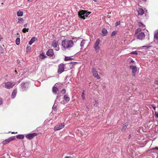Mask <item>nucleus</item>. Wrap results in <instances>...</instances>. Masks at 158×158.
Segmentation results:
<instances>
[{"instance_id": "f257e3e1", "label": "nucleus", "mask_w": 158, "mask_h": 158, "mask_svg": "<svg viewBox=\"0 0 158 158\" xmlns=\"http://www.w3.org/2000/svg\"><path fill=\"white\" fill-rule=\"evenodd\" d=\"M61 44L63 50H69L73 46V42L72 40L65 39L62 41Z\"/></svg>"}, {"instance_id": "f03ea898", "label": "nucleus", "mask_w": 158, "mask_h": 158, "mask_svg": "<svg viewBox=\"0 0 158 158\" xmlns=\"http://www.w3.org/2000/svg\"><path fill=\"white\" fill-rule=\"evenodd\" d=\"M90 13V12L86 10H81L78 12V15L80 18L85 19V17H87Z\"/></svg>"}, {"instance_id": "7ed1b4c3", "label": "nucleus", "mask_w": 158, "mask_h": 158, "mask_svg": "<svg viewBox=\"0 0 158 158\" xmlns=\"http://www.w3.org/2000/svg\"><path fill=\"white\" fill-rule=\"evenodd\" d=\"M29 82H26L25 83H22L21 85V88L23 91H26L28 88L29 86Z\"/></svg>"}, {"instance_id": "20e7f679", "label": "nucleus", "mask_w": 158, "mask_h": 158, "mask_svg": "<svg viewBox=\"0 0 158 158\" xmlns=\"http://www.w3.org/2000/svg\"><path fill=\"white\" fill-rule=\"evenodd\" d=\"M52 46L55 48V50L56 51H58L59 50L58 42L57 41L53 40L52 44Z\"/></svg>"}, {"instance_id": "39448f33", "label": "nucleus", "mask_w": 158, "mask_h": 158, "mask_svg": "<svg viewBox=\"0 0 158 158\" xmlns=\"http://www.w3.org/2000/svg\"><path fill=\"white\" fill-rule=\"evenodd\" d=\"M14 85L15 84L11 81L6 82L5 83V87L7 89H10L12 88Z\"/></svg>"}, {"instance_id": "423d86ee", "label": "nucleus", "mask_w": 158, "mask_h": 158, "mask_svg": "<svg viewBox=\"0 0 158 158\" xmlns=\"http://www.w3.org/2000/svg\"><path fill=\"white\" fill-rule=\"evenodd\" d=\"M15 139L16 138L15 136H11L8 138L7 139H6L5 140L3 141L2 143L3 145H5L8 143L9 142Z\"/></svg>"}, {"instance_id": "0eeeda50", "label": "nucleus", "mask_w": 158, "mask_h": 158, "mask_svg": "<svg viewBox=\"0 0 158 158\" xmlns=\"http://www.w3.org/2000/svg\"><path fill=\"white\" fill-rule=\"evenodd\" d=\"M92 72L93 75L94 77L97 79H100V77L98 75V71L96 70L94 68H92Z\"/></svg>"}, {"instance_id": "6e6552de", "label": "nucleus", "mask_w": 158, "mask_h": 158, "mask_svg": "<svg viewBox=\"0 0 158 158\" xmlns=\"http://www.w3.org/2000/svg\"><path fill=\"white\" fill-rule=\"evenodd\" d=\"M64 64H60L58 66V72L59 73L61 74L64 71Z\"/></svg>"}, {"instance_id": "1a4fd4ad", "label": "nucleus", "mask_w": 158, "mask_h": 158, "mask_svg": "<svg viewBox=\"0 0 158 158\" xmlns=\"http://www.w3.org/2000/svg\"><path fill=\"white\" fill-rule=\"evenodd\" d=\"M100 40L98 38L97 39L94 45V48L96 51L99 50L100 47L99 45L100 44Z\"/></svg>"}, {"instance_id": "9d476101", "label": "nucleus", "mask_w": 158, "mask_h": 158, "mask_svg": "<svg viewBox=\"0 0 158 158\" xmlns=\"http://www.w3.org/2000/svg\"><path fill=\"white\" fill-rule=\"evenodd\" d=\"M64 123H59L56 125L54 127L55 131L60 130L64 127Z\"/></svg>"}, {"instance_id": "9b49d317", "label": "nucleus", "mask_w": 158, "mask_h": 158, "mask_svg": "<svg viewBox=\"0 0 158 158\" xmlns=\"http://www.w3.org/2000/svg\"><path fill=\"white\" fill-rule=\"evenodd\" d=\"M37 134L36 133L28 134L26 135V137L27 139L31 140L35 136L37 135Z\"/></svg>"}, {"instance_id": "f8f14e48", "label": "nucleus", "mask_w": 158, "mask_h": 158, "mask_svg": "<svg viewBox=\"0 0 158 158\" xmlns=\"http://www.w3.org/2000/svg\"><path fill=\"white\" fill-rule=\"evenodd\" d=\"M46 55L50 57H53L54 55L53 50L52 49H48L46 52Z\"/></svg>"}, {"instance_id": "ddd939ff", "label": "nucleus", "mask_w": 158, "mask_h": 158, "mask_svg": "<svg viewBox=\"0 0 158 158\" xmlns=\"http://www.w3.org/2000/svg\"><path fill=\"white\" fill-rule=\"evenodd\" d=\"M138 39L140 40H143L145 37V34L143 32H141L138 35H136Z\"/></svg>"}, {"instance_id": "4468645a", "label": "nucleus", "mask_w": 158, "mask_h": 158, "mask_svg": "<svg viewBox=\"0 0 158 158\" xmlns=\"http://www.w3.org/2000/svg\"><path fill=\"white\" fill-rule=\"evenodd\" d=\"M58 83L56 84L52 88V91L53 93L55 94L56 93L57 91L58 90Z\"/></svg>"}, {"instance_id": "2eb2a0df", "label": "nucleus", "mask_w": 158, "mask_h": 158, "mask_svg": "<svg viewBox=\"0 0 158 158\" xmlns=\"http://www.w3.org/2000/svg\"><path fill=\"white\" fill-rule=\"evenodd\" d=\"M129 68L132 70V73H136L137 71L136 67L135 66L130 65Z\"/></svg>"}, {"instance_id": "dca6fc26", "label": "nucleus", "mask_w": 158, "mask_h": 158, "mask_svg": "<svg viewBox=\"0 0 158 158\" xmlns=\"http://www.w3.org/2000/svg\"><path fill=\"white\" fill-rule=\"evenodd\" d=\"M17 89H14L12 93L11 97L12 99H14L15 98L17 94Z\"/></svg>"}, {"instance_id": "f3484780", "label": "nucleus", "mask_w": 158, "mask_h": 158, "mask_svg": "<svg viewBox=\"0 0 158 158\" xmlns=\"http://www.w3.org/2000/svg\"><path fill=\"white\" fill-rule=\"evenodd\" d=\"M138 14L139 15H142L144 13V10L141 8H139L137 10Z\"/></svg>"}, {"instance_id": "a211bd4d", "label": "nucleus", "mask_w": 158, "mask_h": 158, "mask_svg": "<svg viewBox=\"0 0 158 158\" xmlns=\"http://www.w3.org/2000/svg\"><path fill=\"white\" fill-rule=\"evenodd\" d=\"M102 36H105L107 33V31L105 28H103L102 29Z\"/></svg>"}, {"instance_id": "6ab92c4d", "label": "nucleus", "mask_w": 158, "mask_h": 158, "mask_svg": "<svg viewBox=\"0 0 158 158\" xmlns=\"http://www.w3.org/2000/svg\"><path fill=\"white\" fill-rule=\"evenodd\" d=\"M37 40V38L33 37L30 40V41L29 42V44L30 45H31L35 41Z\"/></svg>"}, {"instance_id": "aec40b11", "label": "nucleus", "mask_w": 158, "mask_h": 158, "mask_svg": "<svg viewBox=\"0 0 158 158\" xmlns=\"http://www.w3.org/2000/svg\"><path fill=\"white\" fill-rule=\"evenodd\" d=\"M23 12L22 11L19 10L17 11V15L18 16H22L23 15Z\"/></svg>"}, {"instance_id": "412c9836", "label": "nucleus", "mask_w": 158, "mask_h": 158, "mask_svg": "<svg viewBox=\"0 0 158 158\" xmlns=\"http://www.w3.org/2000/svg\"><path fill=\"white\" fill-rule=\"evenodd\" d=\"M64 98L65 100L67 102L69 101L70 100V98L68 94H65L64 95Z\"/></svg>"}, {"instance_id": "4be33fe9", "label": "nucleus", "mask_w": 158, "mask_h": 158, "mask_svg": "<svg viewBox=\"0 0 158 158\" xmlns=\"http://www.w3.org/2000/svg\"><path fill=\"white\" fill-rule=\"evenodd\" d=\"M16 138L18 139H23L24 137L23 135H18L16 136Z\"/></svg>"}, {"instance_id": "5701e85b", "label": "nucleus", "mask_w": 158, "mask_h": 158, "mask_svg": "<svg viewBox=\"0 0 158 158\" xmlns=\"http://www.w3.org/2000/svg\"><path fill=\"white\" fill-rule=\"evenodd\" d=\"M128 125V124L127 123H124L123 125V127L122 130V131H124L126 130Z\"/></svg>"}, {"instance_id": "b1692460", "label": "nucleus", "mask_w": 158, "mask_h": 158, "mask_svg": "<svg viewBox=\"0 0 158 158\" xmlns=\"http://www.w3.org/2000/svg\"><path fill=\"white\" fill-rule=\"evenodd\" d=\"M39 57L41 59H44L46 57V56H45L44 53H42L41 54H40L39 56Z\"/></svg>"}, {"instance_id": "393cba45", "label": "nucleus", "mask_w": 158, "mask_h": 158, "mask_svg": "<svg viewBox=\"0 0 158 158\" xmlns=\"http://www.w3.org/2000/svg\"><path fill=\"white\" fill-rule=\"evenodd\" d=\"M158 40V32L155 33L154 35V41L155 42L156 40L157 41Z\"/></svg>"}, {"instance_id": "a878e982", "label": "nucleus", "mask_w": 158, "mask_h": 158, "mask_svg": "<svg viewBox=\"0 0 158 158\" xmlns=\"http://www.w3.org/2000/svg\"><path fill=\"white\" fill-rule=\"evenodd\" d=\"M18 21L17 22V23H23L24 20L23 18H19L18 19Z\"/></svg>"}, {"instance_id": "bb28decb", "label": "nucleus", "mask_w": 158, "mask_h": 158, "mask_svg": "<svg viewBox=\"0 0 158 158\" xmlns=\"http://www.w3.org/2000/svg\"><path fill=\"white\" fill-rule=\"evenodd\" d=\"M85 40H83L81 42L80 44V46L81 47H83L84 44L85 43Z\"/></svg>"}, {"instance_id": "cd10ccee", "label": "nucleus", "mask_w": 158, "mask_h": 158, "mask_svg": "<svg viewBox=\"0 0 158 158\" xmlns=\"http://www.w3.org/2000/svg\"><path fill=\"white\" fill-rule=\"evenodd\" d=\"M15 42H16V44H17V45L19 44H20V39L19 38H16V40H15Z\"/></svg>"}, {"instance_id": "c85d7f7f", "label": "nucleus", "mask_w": 158, "mask_h": 158, "mask_svg": "<svg viewBox=\"0 0 158 158\" xmlns=\"http://www.w3.org/2000/svg\"><path fill=\"white\" fill-rule=\"evenodd\" d=\"M72 60V59L70 57L65 56V57L64 60L65 61H68V60Z\"/></svg>"}, {"instance_id": "c756f323", "label": "nucleus", "mask_w": 158, "mask_h": 158, "mask_svg": "<svg viewBox=\"0 0 158 158\" xmlns=\"http://www.w3.org/2000/svg\"><path fill=\"white\" fill-rule=\"evenodd\" d=\"M141 29L140 28L137 29L135 31V35H137L139 32H140L141 31Z\"/></svg>"}, {"instance_id": "7c9ffc66", "label": "nucleus", "mask_w": 158, "mask_h": 158, "mask_svg": "<svg viewBox=\"0 0 158 158\" xmlns=\"http://www.w3.org/2000/svg\"><path fill=\"white\" fill-rule=\"evenodd\" d=\"M81 97L82 99L84 100L85 99V92L84 90H83L82 93Z\"/></svg>"}, {"instance_id": "2f4dec72", "label": "nucleus", "mask_w": 158, "mask_h": 158, "mask_svg": "<svg viewBox=\"0 0 158 158\" xmlns=\"http://www.w3.org/2000/svg\"><path fill=\"white\" fill-rule=\"evenodd\" d=\"M138 25L139 27H145V26L141 22H139Z\"/></svg>"}, {"instance_id": "473e14b6", "label": "nucleus", "mask_w": 158, "mask_h": 158, "mask_svg": "<svg viewBox=\"0 0 158 158\" xmlns=\"http://www.w3.org/2000/svg\"><path fill=\"white\" fill-rule=\"evenodd\" d=\"M117 31H113L111 34V36H114L117 33Z\"/></svg>"}, {"instance_id": "72a5a7b5", "label": "nucleus", "mask_w": 158, "mask_h": 158, "mask_svg": "<svg viewBox=\"0 0 158 158\" xmlns=\"http://www.w3.org/2000/svg\"><path fill=\"white\" fill-rule=\"evenodd\" d=\"M131 54L132 55H137L138 54V53L136 51H132L131 52Z\"/></svg>"}, {"instance_id": "f704fd0d", "label": "nucleus", "mask_w": 158, "mask_h": 158, "mask_svg": "<svg viewBox=\"0 0 158 158\" xmlns=\"http://www.w3.org/2000/svg\"><path fill=\"white\" fill-rule=\"evenodd\" d=\"M3 52V48L0 45V53H2Z\"/></svg>"}, {"instance_id": "c9c22d12", "label": "nucleus", "mask_w": 158, "mask_h": 158, "mask_svg": "<svg viewBox=\"0 0 158 158\" xmlns=\"http://www.w3.org/2000/svg\"><path fill=\"white\" fill-rule=\"evenodd\" d=\"M61 92L62 94H64L66 93V90L65 89H64L61 90Z\"/></svg>"}, {"instance_id": "e433bc0d", "label": "nucleus", "mask_w": 158, "mask_h": 158, "mask_svg": "<svg viewBox=\"0 0 158 158\" xmlns=\"http://www.w3.org/2000/svg\"><path fill=\"white\" fill-rule=\"evenodd\" d=\"M120 21H118L116 23L115 25L117 26L120 25Z\"/></svg>"}, {"instance_id": "4c0bfd02", "label": "nucleus", "mask_w": 158, "mask_h": 158, "mask_svg": "<svg viewBox=\"0 0 158 158\" xmlns=\"http://www.w3.org/2000/svg\"><path fill=\"white\" fill-rule=\"evenodd\" d=\"M143 47H145L147 49L149 48H150L152 47V46H143Z\"/></svg>"}, {"instance_id": "58836bf2", "label": "nucleus", "mask_w": 158, "mask_h": 158, "mask_svg": "<svg viewBox=\"0 0 158 158\" xmlns=\"http://www.w3.org/2000/svg\"><path fill=\"white\" fill-rule=\"evenodd\" d=\"M155 114L156 117L158 118V112H155Z\"/></svg>"}, {"instance_id": "ea45409f", "label": "nucleus", "mask_w": 158, "mask_h": 158, "mask_svg": "<svg viewBox=\"0 0 158 158\" xmlns=\"http://www.w3.org/2000/svg\"><path fill=\"white\" fill-rule=\"evenodd\" d=\"M26 28H24L22 30L23 32V33H25L26 32Z\"/></svg>"}, {"instance_id": "a19ab883", "label": "nucleus", "mask_w": 158, "mask_h": 158, "mask_svg": "<svg viewBox=\"0 0 158 158\" xmlns=\"http://www.w3.org/2000/svg\"><path fill=\"white\" fill-rule=\"evenodd\" d=\"M61 95L60 94H58L57 96L56 99H58V98H59L60 97Z\"/></svg>"}, {"instance_id": "79ce46f5", "label": "nucleus", "mask_w": 158, "mask_h": 158, "mask_svg": "<svg viewBox=\"0 0 158 158\" xmlns=\"http://www.w3.org/2000/svg\"><path fill=\"white\" fill-rule=\"evenodd\" d=\"M2 98H0V106L2 103Z\"/></svg>"}, {"instance_id": "37998d69", "label": "nucleus", "mask_w": 158, "mask_h": 158, "mask_svg": "<svg viewBox=\"0 0 158 158\" xmlns=\"http://www.w3.org/2000/svg\"><path fill=\"white\" fill-rule=\"evenodd\" d=\"M27 23H26V24H25L24 25V28H26V27H27Z\"/></svg>"}, {"instance_id": "c03bdc74", "label": "nucleus", "mask_w": 158, "mask_h": 158, "mask_svg": "<svg viewBox=\"0 0 158 158\" xmlns=\"http://www.w3.org/2000/svg\"><path fill=\"white\" fill-rule=\"evenodd\" d=\"M155 83L156 84L158 85V79L156 81Z\"/></svg>"}, {"instance_id": "a18cd8bd", "label": "nucleus", "mask_w": 158, "mask_h": 158, "mask_svg": "<svg viewBox=\"0 0 158 158\" xmlns=\"http://www.w3.org/2000/svg\"><path fill=\"white\" fill-rule=\"evenodd\" d=\"M134 62V61L133 60H132L130 62V63L131 64V62Z\"/></svg>"}, {"instance_id": "49530a36", "label": "nucleus", "mask_w": 158, "mask_h": 158, "mask_svg": "<svg viewBox=\"0 0 158 158\" xmlns=\"http://www.w3.org/2000/svg\"><path fill=\"white\" fill-rule=\"evenodd\" d=\"M136 73H132V75L133 76H135V74Z\"/></svg>"}, {"instance_id": "de8ad7c7", "label": "nucleus", "mask_w": 158, "mask_h": 158, "mask_svg": "<svg viewBox=\"0 0 158 158\" xmlns=\"http://www.w3.org/2000/svg\"><path fill=\"white\" fill-rule=\"evenodd\" d=\"M153 149H157L158 150V147H155L153 148Z\"/></svg>"}, {"instance_id": "09e8293b", "label": "nucleus", "mask_w": 158, "mask_h": 158, "mask_svg": "<svg viewBox=\"0 0 158 158\" xmlns=\"http://www.w3.org/2000/svg\"><path fill=\"white\" fill-rule=\"evenodd\" d=\"M29 29L28 28H26V31L28 32V31Z\"/></svg>"}, {"instance_id": "8fccbe9b", "label": "nucleus", "mask_w": 158, "mask_h": 158, "mask_svg": "<svg viewBox=\"0 0 158 158\" xmlns=\"http://www.w3.org/2000/svg\"><path fill=\"white\" fill-rule=\"evenodd\" d=\"M152 107L154 110H156V107L154 106H153Z\"/></svg>"}, {"instance_id": "3c124183", "label": "nucleus", "mask_w": 158, "mask_h": 158, "mask_svg": "<svg viewBox=\"0 0 158 158\" xmlns=\"http://www.w3.org/2000/svg\"><path fill=\"white\" fill-rule=\"evenodd\" d=\"M2 39V38L1 37V36L0 35V41H1Z\"/></svg>"}, {"instance_id": "603ef678", "label": "nucleus", "mask_w": 158, "mask_h": 158, "mask_svg": "<svg viewBox=\"0 0 158 158\" xmlns=\"http://www.w3.org/2000/svg\"><path fill=\"white\" fill-rule=\"evenodd\" d=\"M131 137V135H129V139Z\"/></svg>"}, {"instance_id": "864d4df0", "label": "nucleus", "mask_w": 158, "mask_h": 158, "mask_svg": "<svg viewBox=\"0 0 158 158\" xmlns=\"http://www.w3.org/2000/svg\"><path fill=\"white\" fill-rule=\"evenodd\" d=\"M69 158V156H67L66 157H65V158Z\"/></svg>"}, {"instance_id": "5fc2aeb1", "label": "nucleus", "mask_w": 158, "mask_h": 158, "mask_svg": "<svg viewBox=\"0 0 158 158\" xmlns=\"http://www.w3.org/2000/svg\"><path fill=\"white\" fill-rule=\"evenodd\" d=\"M28 1H30V2H31L32 0H27Z\"/></svg>"}, {"instance_id": "6e6d98bb", "label": "nucleus", "mask_w": 158, "mask_h": 158, "mask_svg": "<svg viewBox=\"0 0 158 158\" xmlns=\"http://www.w3.org/2000/svg\"><path fill=\"white\" fill-rule=\"evenodd\" d=\"M107 16L109 18L110 17V16H109V15H108Z\"/></svg>"}, {"instance_id": "4d7b16f0", "label": "nucleus", "mask_w": 158, "mask_h": 158, "mask_svg": "<svg viewBox=\"0 0 158 158\" xmlns=\"http://www.w3.org/2000/svg\"><path fill=\"white\" fill-rule=\"evenodd\" d=\"M107 16L109 18L110 17V16H109V15H108Z\"/></svg>"}, {"instance_id": "13d9d810", "label": "nucleus", "mask_w": 158, "mask_h": 158, "mask_svg": "<svg viewBox=\"0 0 158 158\" xmlns=\"http://www.w3.org/2000/svg\"><path fill=\"white\" fill-rule=\"evenodd\" d=\"M96 105V103L94 104V106H95Z\"/></svg>"}, {"instance_id": "bf43d9fd", "label": "nucleus", "mask_w": 158, "mask_h": 158, "mask_svg": "<svg viewBox=\"0 0 158 158\" xmlns=\"http://www.w3.org/2000/svg\"><path fill=\"white\" fill-rule=\"evenodd\" d=\"M143 1L146 2V0H143Z\"/></svg>"}, {"instance_id": "052dcab7", "label": "nucleus", "mask_w": 158, "mask_h": 158, "mask_svg": "<svg viewBox=\"0 0 158 158\" xmlns=\"http://www.w3.org/2000/svg\"><path fill=\"white\" fill-rule=\"evenodd\" d=\"M86 108H87V109H88V106H86Z\"/></svg>"}, {"instance_id": "680f3d73", "label": "nucleus", "mask_w": 158, "mask_h": 158, "mask_svg": "<svg viewBox=\"0 0 158 158\" xmlns=\"http://www.w3.org/2000/svg\"><path fill=\"white\" fill-rule=\"evenodd\" d=\"M54 107V105H53V108Z\"/></svg>"}, {"instance_id": "e2e57ef3", "label": "nucleus", "mask_w": 158, "mask_h": 158, "mask_svg": "<svg viewBox=\"0 0 158 158\" xmlns=\"http://www.w3.org/2000/svg\"><path fill=\"white\" fill-rule=\"evenodd\" d=\"M12 133H15L14 132H12Z\"/></svg>"}]
</instances>
